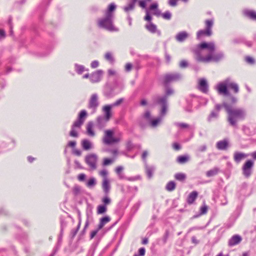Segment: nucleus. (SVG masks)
<instances>
[{
	"label": "nucleus",
	"instance_id": "f257e3e1",
	"mask_svg": "<svg viewBox=\"0 0 256 256\" xmlns=\"http://www.w3.org/2000/svg\"><path fill=\"white\" fill-rule=\"evenodd\" d=\"M198 46L200 49L207 48L210 52L206 56H202L198 50H194L195 58L199 62L207 63L211 62H218L222 56V55L220 54H212L216 50L215 44L213 42H203L199 44Z\"/></svg>",
	"mask_w": 256,
	"mask_h": 256
},
{
	"label": "nucleus",
	"instance_id": "f03ea898",
	"mask_svg": "<svg viewBox=\"0 0 256 256\" xmlns=\"http://www.w3.org/2000/svg\"><path fill=\"white\" fill-rule=\"evenodd\" d=\"M224 106L228 114V120L232 126H235L238 120L244 118V112L242 109H232L227 104H224Z\"/></svg>",
	"mask_w": 256,
	"mask_h": 256
},
{
	"label": "nucleus",
	"instance_id": "7ed1b4c3",
	"mask_svg": "<svg viewBox=\"0 0 256 256\" xmlns=\"http://www.w3.org/2000/svg\"><path fill=\"white\" fill-rule=\"evenodd\" d=\"M112 14H110L109 12H106L104 18H100L98 20V26L110 32L118 31V29L113 24L112 20Z\"/></svg>",
	"mask_w": 256,
	"mask_h": 256
},
{
	"label": "nucleus",
	"instance_id": "20e7f679",
	"mask_svg": "<svg viewBox=\"0 0 256 256\" xmlns=\"http://www.w3.org/2000/svg\"><path fill=\"white\" fill-rule=\"evenodd\" d=\"M114 130H104L102 138V142L106 144L118 143L120 141L121 134H119V136H114Z\"/></svg>",
	"mask_w": 256,
	"mask_h": 256
},
{
	"label": "nucleus",
	"instance_id": "39448f33",
	"mask_svg": "<svg viewBox=\"0 0 256 256\" xmlns=\"http://www.w3.org/2000/svg\"><path fill=\"white\" fill-rule=\"evenodd\" d=\"M206 29L200 30L196 33V37L200 39L204 36H210L212 34V27L214 25V20L212 19L206 20L204 22Z\"/></svg>",
	"mask_w": 256,
	"mask_h": 256
},
{
	"label": "nucleus",
	"instance_id": "423d86ee",
	"mask_svg": "<svg viewBox=\"0 0 256 256\" xmlns=\"http://www.w3.org/2000/svg\"><path fill=\"white\" fill-rule=\"evenodd\" d=\"M98 156L94 153L88 154L84 158V162L92 170H95L97 168Z\"/></svg>",
	"mask_w": 256,
	"mask_h": 256
},
{
	"label": "nucleus",
	"instance_id": "0eeeda50",
	"mask_svg": "<svg viewBox=\"0 0 256 256\" xmlns=\"http://www.w3.org/2000/svg\"><path fill=\"white\" fill-rule=\"evenodd\" d=\"M254 164V162L251 160L246 162L242 166V170L243 174L246 178H248L252 174V168Z\"/></svg>",
	"mask_w": 256,
	"mask_h": 256
},
{
	"label": "nucleus",
	"instance_id": "6e6552de",
	"mask_svg": "<svg viewBox=\"0 0 256 256\" xmlns=\"http://www.w3.org/2000/svg\"><path fill=\"white\" fill-rule=\"evenodd\" d=\"M99 105L98 98L96 94H92L89 100L88 108L95 111Z\"/></svg>",
	"mask_w": 256,
	"mask_h": 256
},
{
	"label": "nucleus",
	"instance_id": "1a4fd4ad",
	"mask_svg": "<svg viewBox=\"0 0 256 256\" xmlns=\"http://www.w3.org/2000/svg\"><path fill=\"white\" fill-rule=\"evenodd\" d=\"M113 107L110 104H106L102 106V111L104 114V118L106 121H108L112 117V108Z\"/></svg>",
	"mask_w": 256,
	"mask_h": 256
},
{
	"label": "nucleus",
	"instance_id": "9d476101",
	"mask_svg": "<svg viewBox=\"0 0 256 256\" xmlns=\"http://www.w3.org/2000/svg\"><path fill=\"white\" fill-rule=\"evenodd\" d=\"M180 78V76L178 74H168L164 75V81L165 84H168L170 82L177 81Z\"/></svg>",
	"mask_w": 256,
	"mask_h": 256
},
{
	"label": "nucleus",
	"instance_id": "9b49d317",
	"mask_svg": "<svg viewBox=\"0 0 256 256\" xmlns=\"http://www.w3.org/2000/svg\"><path fill=\"white\" fill-rule=\"evenodd\" d=\"M198 88L203 93H207L208 92V85L206 79L201 78L198 80Z\"/></svg>",
	"mask_w": 256,
	"mask_h": 256
},
{
	"label": "nucleus",
	"instance_id": "f8f14e48",
	"mask_svg": "<svg viewBox=\"0 0 256 256\" xmlns=\"http://www.w3.org/2000/svg\"><path fill=\"white\" fill-rule=\"evenodd\" d=\"M104 72L101 70H96L90 76V80L92 82H98L100 81Z\"/></svg>",
	"mask_w": 256,
	"mask_h": 256
},
{
	"label": "nucleus",
	"instance_id": "ddd939ff",
	"mask_svg": "<svg viewBox=\"0 0 256 256\" xmlns=\"http://www.w3.org/2000/svg\"><path fill=\"white\" fill-rule=\"evenodd\" d=\"M156 102L162 106L161 114L163 116L166 114L167 111L166 98V96L158 97Z\"/></svg>",
	"mask_w": 256,
	"mask_h": 256
},
{
	"label": "nucleus",
	"instance_id": "4468645a",
	"mask_svg": "<svg viewBox=\"0 0 256 256\" xmlns=\"http://www.w3.org/2000/svg\"><path fill=\"white\" fill-rule=\"evenodd\" d=\"M228 84L220 82L217 86V90L218 94L225 96L229 95L230 93L228 90Z\"/></svg>",
	"mask_w": 256,
	"mask_h": 256
},
{
	"label": "nucleus",
	"instance_id": "2eb2a0df",
	"mask_svg": "<svg viewBox=\"0 0 256 256\" xmlns=\"http://www.w3.org/2000/svg\"><path fill=\"white\" fill-rule=\"evenodd\" d=\"M242 240L241 236L238 234L234 235L228 240V244L229 246H234L240 244Z\"/></svg>",
	"mask_w": 256,
	"mask_h": 256
},
{
	"label": "nucleus",
	"instance_id": "dca6fc26",
	"mask_svg": "<svg viewBox=\"0 0 256 256\" xmlns=\"http://www.w3.org/2000/svg\"><path fill=\"white\" fill-rule=\"evenodd\" d=\"M198 196V192L196 191H192L189 194L186 198V202L188 204L194 203Z\"/></svg>",
	"mask_w": 256,
	"mask_h": 256
},
{
	"label": "nucleus",
	"instance_id": "f3484780",
	"mask_svg": "<svg viewBox=\"0 0 256 256\" xmlns=\"http://www.w3.org/2000/svg\"><path fill=\"white\" fill-rule=\"evenodd\" d=\"M102 186L104 194L106 195L108 194L110 189V181L109 179L102 180Z\"/></svg>",
	"mask_w": 256,
	"mask_h": 256
},
{
	"label": "nucleus",
	"instance_id": "a211bd4d",
	"mask_svg": "<svg viewBox=\"0 0 256 256\" xmlns=\"http://www.w3.org/2000/svg\"><path fill=\"white\" fill-rule=\"evenodd\" d=\"M81 144L84 150H88L92 148V142L88 140L84 139L81 142Z\"/></svg>",
	"mask_w": 256,
	"mask_h": 256
},
{
	"label": "nucleus",
	"instance_id": "6ab92c4d",
	"mask_svg": "<svg viewBox=\"0 0 256 256\" xmlns=\"http://www.w3.org/2000/svg\"><path fill=\"white\" fill-rule=\"evenodd\" d=\"M246 157L247 154L244 153L236 152L234 154V159L236 162L239 163L242 159Z\"/></svg>",
	"mask_w": 256,
	"mask_h": 256
},
{
	"label": "nucleus",
	"instance_id": "aec40b11",
	"mask_svg": "<svg viewBox=\"0 0 256 256\" xmlns=\"http://www.w3.org/2000/svg\"><path fill=\"white\" fill-rule=\"evenodd\" d=\"M94 124L92 122H88L86 125V132L87 134L92 137L95 136L94 132L93 130Z\"/></svg>",
	"mask_w": 256,
	"mask_h": 256
},
{
	"label": "nucleus",
	"instance_id": "412c9836",
	"mask_svg": "<svg viewBox=\"0 0 256 256\" xmlns=\"http://www.w3.org/2000/svg\"><path fill=\"white\" fill-rule=\"evenodd\" d=\"M190 160L188 155L179 156L176 158V162L180 164H184Z\"/></svg>",
	"mask_w": 256,
	"mask_h": 256
},
{
	"label": "nucleus",
	"instance_id": "4be33fe9",
	"mask_svg": "<svg viewBox=\"0 0 256 256\" xmlns=\"http://www.w3.org/2000/svg\"><path fill=\"white\" fill-rule=\"evenodd\" d=\"M188 37V34L186 32H181L176 36V40L180 42L185 40Z\"/></svg>",
	"mask_w": 256,
	"mask_h": 256
},
{
	"label": "nucleus",
	"instance_id": "5701e85b",
	"mask_svg": "<svg viewBox=\"0 0 256 256\" xmlns=\"http://www.w3.org/2000/svg\"><path fill=\"white\" fill-rule=\"evenodd\" d=\"M228 146V143L226 140L219 141L216 144V147L218 150H225Z\"/></svg>",
	"mask_w": 256,
	"mask_h": 256
},
{
	"label": "nucleus",
	"instance_id": "b1692460",
	"mask_svg": "<svg viewBox=\"0 0 256 256\" xmlns=\"http://www.w3.org/2000/svg\"><path fill=\"white\" fill-rule=\"evenodd\" d=\"M145 28L148 30L152 33H155L156 32V26L152 22H150V24H146Z\"/></svg>",
	"mask_w": 256,
	"mask_h": 256
},
{
	"label": "nucleus",
	"instance_id": "393cba45",
	"mask_svg": "<svg viewBox=\"0 0 256 256\" xmlns=\"http://www.w3.org/2000/svg\"><path fill=\"white\" fill-rule=\"evenodd\" d=\"M158 4L156 3H154L151 4L150 6V10L154 11L152 14L158 16L160 14L159 10L158 9Z\"/></svg>",
	"mask_w": 256,
	"mask_h": 256
},
{
	"label": "nucleus",
	"instance_id": "a878e982",
	"mask_svg": "<svg viewBox=\"0 0 256 256\" xmlns=\"http://www.w3.org/2000/svg\"><path fill=\"white\" fill-rule=\"evenodd\" d=\"M176 183L173 181H170L166 184V188L168 191L172 192L176 188Z\"/></svg>",
	"mask_w": 256,
	"mask_h": 256
},
{
	"label": "nucleus",
	"instance_id": "bb28decb",
	"mask_svg": "<svg viewBox=\"0 0 256 256\" xmlns=\"http://www.w3.org/2000/svg\"><path fill=\"white\" fill-rule=\"evenodd\" d=\"M228 86L232 90L234 93H238L239 91L238 85L234 82H230L228 84Z\"/></svg>",
	"mask_w": 256,
	"mask_h": 256
},
{
	"label": "nucleus",
	"instance_id": "cd10ccee",
	"mask_svg": "<svg viewBox=\"0 0 256 256\" xmlns=\"http://www.w3.org/2000/svg\"><path fill=\"white\" fill-rule=\"evenodd\" d=\"M114 161V158H104L103 159L102 164L103 166H107L112 164Z\"/></svg>",
	"mask_w": 256,
	"mask_h": 256
},
{
	"label": "nucleus",
	"instance_id": "c85d7f7f",
	"mask_svg": "<svg viewBox=\"0 0 256 256\" xmlns=\"http://www.w3.org/2000/svg\"><path fill=\"white\" fill-rule=\"evenodd\" d=\"M174 176L176 180L179 181H184L186 178V175L183 173H176Z\"/></svg>",
	"mask_w": 256,
	"mask_h": 256
},
{
	"label": "nucleus",
	"instance_id": "c756f323",
	"mask_svg": "<svg viewBox=\"0 0 256 256\" xmlns=\"http://www.w3.org/2000/svg\"><path fill=\"white\" fill-rule=\"evenodd\" d=\"M105 59L108 61L110 64H112L114 62V59L112 54L110 52H107L104 54Z\"/></svg>",
	"mask_w": 256,
	"mask_h": 256
},
{
	"label": "nucleus",
	"instance_id": "7c9ffc66",
	"mask_svg": "<svg viewBox=\"0 0 256 256\" xmlns=\"http://www.w3.org/2000/svg\"><path fill=\"white\" fill-rule=\"evenodd\" d=\"M218 172V168H214L212 170H210L206 172V175L208 177L216 175Z\"/></svg>",
	"mask_w": 256,
	"mask_h": 256
},
{
	"label": "nucleus",
	"instance_id": "2f4dec72",
	"mask_svg": "<svg viewBox=\"0 0 256 256\" xmlns=\"http://www.w3.org/2000/svg\"><path fill=\"white\" fill-rule=\"evenodd\" d=\"M246 16L250 18L251 19L256 20V12L252 10H248L246 12Z\"/></svg>",
	"mask_w": 256,
	"mask_h": 256
},
{
	"label": "nucleus",
	"instance_id": "473e14b6",
	"mask_svg": "<svg viewBox=\"0 0 256 256\" xmlns=\"http://www.w3.org/2000/svg\"><path fill=\"white\" fill-rule=\"evenodd\" d=\"M84 122V120H80L78 119L77 120L75 121L73 124L72 125V127H74V128H80L81 126L83 124Z\"/></svg>",
	"mask_w": 256,
	"mask_h": 256
},
{
	"label": "nucleus",
	"instance_id": "72a5a7b5",
	"mask_svg": "<svg viewBox=\"0 0 256 256\" xmlns=\"http://www.w3.org/2000/svg\"><path fill=\"white\" fill-rule=\"evenodd\" d=\"M75 70L78 74H81L85 70V68L83 66L76 64Z\"/></svg>",
	"mask_w": 256,
	"mask_h": 256
},
{
	"label": "nucleus",
	"instance_id": "f704fd0d",
	"mask_svg": "<svg viewBox=\"0 0 256 256\" xmlns=\"http://www.w3.org/2000/svg\"><path fill=\"white\" fill-rule=\"evenodd\" d=\"M106 211V207L104 205H100L98 206L97 213L102 214Z\"/></svg>",
	"mask_w": 256,
	"mask_h": 256
},
{
	"label": "nucleus",
	"instance_id": "c9c22d12",
	"mask_svg": "<svg viewBox=\"0 0 256 256\" xmlns=\"http://www.w3.org/2000/svg\"><path fill=\"white\" fill-rule=\"evenodd\" d=\"M98 174L102 177V180L108 179L107 177L108 172L106 170H102L98 172Z\"/></svg>",
	"mask_w": 256,
	"mask_h": 256
},
{
	"label": "nucleus",
	"instance_id": "e433bc0d",
	"mask_svg": "<svg viewBox=\"0 0 256 256\" xmlns=\"http://www.w3.org/2000/svg\"><path fill=\"white\" fill-rule=\"evenodd\" d=\"M218 112H216V110L212 111L208 118V120H210L214 118H216L218 117Z\"/></svg>",
	"mask_w": 256,
	"mask_h": 256
},
{
	"label": "nucleus",
	"instance_id": "4c0bfd02",
	"mask_svg": "<svg viewBox=\"0 0 256 256\" xmlns=\"http://www.w3.org/2000/svg\"><path fill=\"white\" fill-rule=\"evenodd\" d=\"M70 136L76 138L78 136V133L74 127L72 126V130L70 132Z\"/></svg>",
	"mask_w": 256,
	"mask_h": 256
},
{
	"label": "nucleus",
	"instance_id": "58836bf2",
	"mask_svg": "<svg viewBox=\"0 0 256 256\" xmlns=\"http://www.w3.org/2000/svg\"><path fill=\"white\" fill-rule=\"evenodd\" d=\"M162 17L166 20H169L171 18L172 14L170 12H166L162 14Z\"/></svg>",
	"mask_w": 256,
	"mask_h": 256
},
{
	"label": "nucleus",
	"instance_id": "ea45409f",
	"mask_svg": "<svg viewBox=\"0 0 256 256\" xmlns=\"http://www.w3.org/2000/svg\"><path fill=\"white\" fill-rule=\"evenodd\" d=\"M160 120H161V119L160 118L153 120H151V122H150V126L152 127H156L160 123Z\"/></svg>",
	"mask_w": 256,
	"mask_h": 256
},
{
	"label": "nucleus",
	"instance_id": "a19ab883",
	"mask_svg": "<svg viewBox=\"0 0 256 256\" xmlns=\"http://www.w3.org/2000/svg\"><path fill=\"white\" fill-rule=\"evenodd\" d=\"M86 111L85 110H82L80 111V112L79 114L78 119H79L80 120H84V118L86 117Z\"/></svg>",
	"mask_w": 256,
	"mask_h": 256
},
{
	"label": "nucleus",
	"instance_id": "79ce46f5",
	"mask_svg": "<svg viewBox=\"0 0 256 256\" xmlns=\"http://www.w3.org/2000/svg\"><path fill=\"white\" fill-rule=\"evenodd\" d=\"M96 184V180L94 178H90L86 186L88 187H91Z\"/></svg>",
	"mask_w": 256,
	"mask_h": 256
},
{
	"label": "nucleus",
	"instance_id": "37998d69",
	"mask_svg": "<svg viewBox=\"0 0 256 256\" xmlns=\"http://www.w3.org/2000/svg\"><path fill=\"white\" fill-rule=\"evenodd\" d=\"M246 62L250 64H253L254 63V60L252 57L250 56H246L245 58Z\"/></svg>",
	"mask_w": 256,
	"mask_h": 256
},
{
	"label": "nucleus",
	"instance_id": "c03bdc74",
	"mask_svg": "<svg viewBox=\"0 0 256 256\" xmlns=\"http://www.w3.org/2000/svg\"><path fill=\"white\" fill-rule=\"evenodd\" d=\"M152 0H140L138 1V4L140 7L144 8L146 6V2H150Z\"/></svg>",
	"mask_w": 256,
	"mask_h": 256
},
{
	"label": "nucleus",
	"instance_id": "a18cd8bd",
	"mask_svg": "<svg viewBox=\"0 0 256 256\" xmlns=\"http://www.w3.org/2000/svg\"><path fill=\"white\" fill-rule=\"evenodd\" d=\"M134 7V3L130 4L128 6L124 7V11L128 12L130 10H132Z\"/></svg>",
	"mask_w": 256,
	"mask_h": 256
},
{
	"label": "nucleus",
	"instance_id": "49530a36",
	"mask_svg": "<svg viewBox=\"0 0 256 256\" xmlns=\"http://www.w3.org/2000/svg\"><path fill=\"white\" fill-rule=\"evenodd\" d=\"M208 207L206 205L204 204L200 208V214H204L207 213Z\"/></svg>",
	"mask_w": 256,
	"mask_h": 256
},
{
	"label": "nucleus",
	"instance_id": "de8ad7c7",
	"mask_svg": "<svg viewBox=\"0 0 256 256\" xmlns=\"http://www.w3.org/2000/svg\"><path fill=\"white\" fill-rule=\"evenodd\" d=\"M123 98H120L117 100L116 102L110 104L112 107H115L120 106L123 102Z\"/></svg>",
	"mask_w": 256,
	"mask_h": 256
},
{
	"label": "nucleus",
	"instance_id": "09e8293b",
	"mask_svg": "<svg viewBox=\"0 0 256 256\" xmlns=\"http://www.w3.org/2000/svg\"><path fill=\"white\" fill-rule=\"evenodd\" d=\"M80 188L78 186H75L72 188V192L74 195H77L80 193Z\"/></svg>",
	"mask_w": 256,
	"mask_h": 256
},
{
	"label": "nucleus",
	"instance_id": "8fccbe9b",
	"mask_svg": "<svg viewBox=\"0 0 256 256\" xmlns=\"http://www.w3.org/2000/svg\"><path fill=\"white\" fill-rule=\"evenodd\" d=\"M176 126L180 128H188V124L186 123H177Z\"/></svg>",
	"mask_w": 256,
	"mask_h": 256
},
{
	"label": "nucleus",
	"instance_id": "3c124183",
	"mask_svg": "<svg viewBox=\"0 0 256 256\" xmlns=\"http://www.w3.org/2000/svg\"><path fill=\"white\" fill-rule=\"evenodd\" d=\"M102 202L104 204L107 205L110 203L111 200L108 196H106L102 199Z\"/></svg>",
	"mask_w": 256,
	"mask_h": 256
},
{
	"label": "nucleus",
	"instance_id": "603ef678",
	"mask_svg": "<svg viewBox=\"0 0 256 256\" xmlns=\"http://www.w3.org/2000/svg\"><path fill=\"white\" fill-rule=\"evenodd\" d=\"M99 66V62L98 60H94L90 64V66L92 68H95Z\"/></svg>",
	"mask_w": 256,
	"mask_h": 256
},
{
	"label": "nucleus",
	"instance_id": "864d4df0",
	"mask_svg": "<svg viewBox=\"0 0 256 256\" xmlns=\"http://www.w3.org/2000/svg\"><path fill=\"white\" fill-rule=\"evenodd\" d=\"M146 173L149 178H151L152 176L153 170L150 168H147Z\"/></svg>",
	"mask_w": 256,
	"mask_h": 256
},
{
	"label": "nucleus",
	"instance_id": "5fc2aeb1",
	"mask_svg": "<svg viewBox=\"0 0 256 256\" xmlns=\"http://www.w3.org/2000/svg\"><path fill=\"white\" fill-rule=\"evenodd\" d=\"M116 8V6L114 4H110L108 10L106 12H109L110 14H112V12L114 11Z\"/></svg>",
	"mask_w": 256,
	"mask_h": 256
},
{
	"label": "nucleus",
	"instance_id": "6e6d98bb",
	"mask_svg": "<svg viewBox=\"0 0 256 256\" xmlns=\"http://www.w3.org/2000/svg\"><path fill=\"white\" fill-rule=\"evenodd\" d=\"M100 220L106 224L110 220V217L106 216L102 218Z\"/></svg>",
	"mask_w": 256,
	"mask_h": 256
},
{
	"label": "nucleus",
	"instance_id": "4d7b16f0",
	"mask_svg": "<svg viewBox=\"0 0 256 256\" xmlns=\"http://www.w3.org/2000/svg\"><path fill=\"white\" fill-rule=\"evenodd\" d=\"M188 66V64L187 62L185 60H182L180 62V66L182 68H184L187 67Z\"/></svg>",
	"mask_w": 256,
	"mask_h": 256
},
{
	"label": "nucleus",
	"instance_id": "13d9d810",
	"mask_svg": "<svg viewBox=\"0 0 256 256\" xmlns=\"http://www.w3.org/2000/svg\"><path fill=\"white\" fill-rule=\"evenodd\" d=\"M178 0H168V4L171 6H176L177 5Z\"/></svg>",
	"mask_w": 256,
	"mask_h": 256
},
{
	"label": "nucleus",
	"instance_id": "bf43d9fd",
	"mask_svg": "<svg viewBox=\"0 0 256 256\" xmlns=\"http://www.w3.org/2000/svg\"><path fill=\"white\" fill-rule=\"evenodd\" d=\"M172 148L176 150H179L181 148L180 146L177 142H174L172 144Z\"/></svg>",
	"mask_w": 256,
	"mask_h": 256
},
{
	"label": "nucleus",
	"instance_id": "052dcab7",
	"mask_svg": "<svg viewBox=\"0 0 256 256\" xmlns=\"http://www.w3.org/2000/svg\"><path fill=\"white\" fill-rule=\"evenodd\" d=\"M123 169H124V168L122 166H117L115 169V172L117 174H120L121 173V172H122V170H123Z\"/></svg>",
	"mask_w": 256,
	"mask_h": 256
},
{
	"label": "nucleus",
	"instance_id": "680f3d73",
	"mask_svg": "<svg viewBox=\"0 0 256 256\" xmlns=\"http://www.w3.org/2000/svg\"><path fill=\"white\" fill-rule=\"evenodd\" d=\"M144 117L148 120H150L151 118L150 112L149 111H146L144 114Z\"/></svg>",
	"mask_w": 256,
	"mask_h": 256
},
{
	"label": "nucleus",
	"instance_id": "e2e57ef3",
	"mask_svg": "<svg viewBox=\"0 0 256 256\" xmlns=\"http://www.w3.org/2000/svg\"><path fill=\"white\" fill-rule=\"evenodd\" d=\"M98 231L99 230L97 229L94 230L90 232V238L92 239L96 236V234H97V233L98 232Z\"/></svg>",
	"mask_w": 256,
	"mask_h": 256
},
{
	"label": "nucleus",
	"instance_id": "0e129e2a",
	"mask_svg": "<svg viewBox=\"0 0 256 256\" xmlns=\"http://www.w3.org/2000/svg\"><path fill=\"white\" fill-rule=\"evenodd\" d=\"M132 68V64L130 63H127L125 66V70L127 72H130Z\"/></svg>",
	"mask_w": 256,
	"mask_h": 256
},
{
	"label": "nucleus",
	"instance_id": "69168bd1",
	"mask_svg": "<svg viewBox=\"0 0 256 256\" xmlns=\"http://www.w3.org/2000/svg\"><path fill=\"white\" fill-rule=\"evenodd\" d=\"M146 250L144 248H141L138 250L139 254L140 256H144L145 254Z\"/></svg>",
	"mask_w": 256,
	"mask_h": 256
},
{
	"label": "nucleus",
	"instance_id": "338daca9",
	"mask_svg": "<svg viewBox=\"0 0 256 256\" xmlns=\"http://www.w3.org/2000/svg\"><path fill=\"white\" fill-rule=\"evenodd\" d=\"M222 106L221 104H217L214 107V110H216V112H219L220 110L222 109Z\"/></svg>",
	"mask_w": 256,
	"mask_h": 256
},
{
	"label": "nucleus",
	"instance_id": "774afa93",
	"mask_svg": "<svg viewBox=\"0 0 256 256\" xmlns=\"http://www.w3.org/2000/svg\"><path fill=\"white\" fill-rule=\"evenodd\" d=\"M78 180L80 181L84 180L86 178V175L84 174H80L78 176Z\"/></svg>",
	"mask_w": 256,
	"mask_h": 256
}]
</instances>
